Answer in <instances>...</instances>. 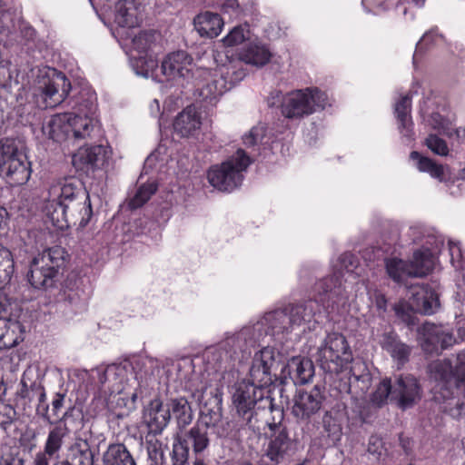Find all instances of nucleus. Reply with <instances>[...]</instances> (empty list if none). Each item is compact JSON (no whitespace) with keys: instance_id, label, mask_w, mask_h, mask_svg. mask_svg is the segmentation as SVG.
Here are the masks:
<instances>
[{"instance_id":"1","label":"nucleus","mask_w":465,"mask_h":465,"mask_svg":"<svg viewBox=\"0 0 465 465\" xmlns=\"http://www.w3.org/2000/svg\"><path fill=\"white\" fill-rule=\"evenodd\" d=\"M339 262L341 271L338 273L316 283L317 298L267 312L255 323L244 326L243 334H248V337L253 340L254 346H261L262 343L270 346L271 341H282L285 334L311 322L318 313H321L322 309L331 313L345 307L349 294L341 281L344 277L341 269L351 275L356 267L355 259L351 253H343Z\"/></svg>"},{"instance_id":"2","label":"nucleus","mask_w":465,"mask_h":465,"mask_svg":"<svg viewBox=\"0 0 465 465\" xmlns=\"http://www.w3.org/2000/svg\"><path fill=\"white\" fill-rule=\"evenodd\" d=\"M45 212L53 225L61 230L71 223L84 227L93 215L89 194L75 178L64 179L50 186Z\"/></svg>"},{"instance_id":"3","label":"nucleus","mask_w":465,"mask_h":465,"mask_svg":"<svg viewBox=\"0 0 465 465\" xmlns=\"http://www.w3.org/2000/svg\"><path fill=\"white\" fill-rule=\"evenodd\" d=\"M252 347L253 340L248 334H243L242 328L239 331L226 334L222 341L206 353V358L215 371H232L247 359Z\"/></svg>"},{"instance_id":"4","label":"nucleus","mask_w":465,"mask_h":465,"mask_svg":"<svg viewBox=\"0 0 465 465\" xmlns=\"http://www.w3.org/2000/svg\"><path fill=\"white\" fill-rule=\"evenodd\" d=\"M352 352L346 338L337 332L329 333L319 347L316 361L321 368L329 373L347 371L350 375Z\"/></svg>"},{"instance_id":"5","label":"nucleus","mask_w":465,"mask_h":465,"mask_svg":"<svg viewBox=\"0 0 465 465\" xmlns=\"http://www.w3.org/2000/svg\"><path fill=\"white\" fill-rule=\"evenodd\" d=\"M250 163V157L242 149H238L229 159L208 170V182L219 191L232 192L242 184L243 172Z\"/></svg>"},{"instance_id":"6","label":"nucleus","mask_w":465,"mask_h":465,"mask_svg":"<svg viewBox=\"0 0 465 465\" xmlns=\"http://www.w3.org/2000/svg\"><path fill=\"white\" fill-rule=\"evenodd\" d=\"M64 254L63 248L54 246L34 257L27 274L31 285L35 289L54 286L59 269L64 264Z\"/></svg>"},{"instance_id":"7","label":"nucleus","mask_w":465,"mask_h":465,"mask_svg":"<svg viewBox=\"0 0 465 465\" xmlns=\"http://www.w3.org/2000/svg\"><path fill=\"white\" fill-rule=\"evenodd\" d=\"M35 84V95L45 108L62 104L71 91V83L65 74L49 66L38 70Z\"/></svg>"},{"instance_id":"8","label":"nucleus","mask_w":465,"mask_h":465,"mask_svg":"<svg viewBox=\"0 0 465 465\" xmlns=\"http://www.w3.org/2000/svg\"><path fill=\"white\" fill-rule=\"evenodd\" d=\"M26 156L11 140H0V173L11 186L25 184L31 177Z\"/></svg>"},{"instance_id":"9","label":"nucleus","mask_w":465,"mask_h":465,"mask_svg":"<svg viewBox=\"0 0 465 465\" xmlns=\"http://www.w3.org/2000/svg\"><path fill=\"white\" fill-rule=\"evenodd\" d=\"M328 97L318 88H306L286 94L282 104V114L290 119L301 118L323 110Z\"/></svg>"},{"instance_id":"10","label":"nucleus","mask_w":465,"mask_h":465,"mask_svg":"<svg viewBox=\"0 0 465 465\" xmlns=\"http://www.w3.org/2000/svg\"><path fill=\"white\" fill-rule=\"evenodd\" d=\"M267 391L254 384L241 381L234 384L232 391V401L238 415L247 425H251L256 404L263 403L262 408L272 406L271 399L266 395Z\"/></svg>"},{"instance_id":"11","label":"nucleus","mask_w":465,"mask_h":465,"mask_svg":"<svg viewBox=\"0 0 465 465\" xmlns=\"http://www.w3.org/2000/svg\"><path fill=\"white\" fill-rule=\"evenodd\" d=\"M228 68L225 66L214 69L197 67L193 77L196 85L195 94L209 104L215 103L231 88V82L225 77Z\"/></svg>"},{"instance_id":"12","label":"nucleus","mask_w":465,"mask_h":465,"mask_svg":"<svg viewBox=\"0 0 465 465\" xmlns=\"http://www.w3.org/2000/svg\"><path fill=\"white\" fill-rule=\"evenodd\" d=\"M431 368L436 371V390L443 399H449L454 394V390H458L460 383L465 381V352L458 354L454 371L449 362L441 361L433 363Z\"/></svg>"},{"instance_id":"13","label":"nucleus","mask_w":465,"mask_h":465,"mask_svg":"<svg viewBox=\"0 0 465 465\" xmlns=\"http://www.w3.org/2000/svg\"><path fill=\"white\" fill-rule=\"evenodd\" d=\"M187 390L203 412L215 413L221 410L223 392L216 384L211 383L204 374H194L187 385Z\"/></svg>"},{"instance_id":"14","label":"nucleus","mask_w":465,"mask_h":465,"mask_svg":"<svg viewBox=\"0 0 465 465\" xmlns=\"http://www.w3.org/2000/svg\"><path fill=\"white\" fill-rule=\"evenodd\" d=\"M131 363L125 361L120 364H111L106 367L96 368L101 393L108 398L124 392L127 385L128 368Z\"/></svg>"},{"instance_id":"15","label":"nucleus","mask_w":465,"mask_h":465,"mask_svg":"<svg viewBox=\"0 0 465 465\" xmlns=\"http://www.w3.org/2000/svg\"><path fill=\"white\" fill-rule=\"evenodd\" d=\"M160 72L165 80H190L196 74L193 57L185 51L168 54L162 61Z\"/></svg>"},{"instance_id":"16","label":"nucleus","mask_w":465,"mask_h":465,"mask_svg":"<svg viewBox=\"0 0 465 465\" xmlns=\"http://www.w3.org/2000/svg\"><path fill=\"white\" fill-rule=\"evenodd\" d=\"M67 434L66 426L58 425L52 428L48 431L44 450L35 454L33 465H70L64 459L58 460Z\"/></svg>"},{"instance_id":"17","label":"nucleus","mask_w":465,"mask_h":465,"mask_svg":"<svg viewBox=\"0 0 465 465\" xmlns=\"http://www.w3.org/2000/svg\"><path fill=\"white\" fill-rule=\"evenodd\" d=\"M275 362V350L272 346H263L257 351L250 368V383L263 388L272 383V368Z\"/></svg>"},{"instance_id":"18","label":"nucleus","mask_w":465,"mask_h":465,"mask_svg":"<svg viewBox=\"0 0 465 465\" xmlns=\"http://www.w3.org/2000/svg\"><path fill=\"white\" fill-rule=\"evenodd\" d=\"M272 431L266 456L274 462H280L295 450V442L289 437L287 428L281 421L269 423Z\"/></svg>"},{"instance_id":"19","label":"nucleus","mask_w":465,"mask_h":465,"mask_svg":"<svg viewBox=\"0 0 465 465\" xmlns=\"http://www.w3.org/2000/svg\"><path fill=\"white\" fill-rule=\"evenodd\" d=\"M324 395L319 386L310 391H299L293 397L292 415L301 421H308L322 408Z\"/></svg>"},{"instance_id":"20","label":"nucleus","mask_w":465,"mask_h":465,"mask_svg":"<svg viewBox=\"0 0 465 465\" xmlns=\"http://www.w3.org/2000/svg\"><path fill=\"white\" fill-rule=\"evenodd\" d=\"M419 333L421 347L426 352H436L455 342V338L450 331L434 323L425 322L420 328Z\"/></svg>"},{"instance_id":"21","label":"nucleus","mask_w":465,"mask_h":465,"mask_svg":"<svg viewBox=\"0 0 465 465\" xmlns=\"http://www.w3.org/2000/svg\"><path fill=\"white\" fill-rule=\"evenodd\" d=\"M392 386V401L403 410L412 407L421 398L420 383L411 374L398 376Z\"/></svg>"},{"instance_id":"22","label":"nucleus","mask_w":465,"mask_h":465,"mask_svg":"<svg viewBox=\"0 0 465 465\" xmlns=\"http://www.w3.org/2000/svg\"><path fill=\"white\" fill-rule=\"evenodd\" d=\"M142 13L143 6L135 0H119L113 11L114 23L121 29L134 28L142 21Z\"/></svg>"},{"instance_id":"23","label":"nucleus","mask_w":465,"mask_h":465,"mask_svg":"<svg viewBox=\"0 0 465 465\" xmlns=\"http://www.w3.org/2000/svg\"><path fill=\"white\" fill-rule=\"evenodd\" d=\"M410 307L413 312L433 314L440 307L438 293L429 285H416L411 289Z\"/></svg>"},{"instance_id":"24","label":"nucleus","mask_w":465,"mask_h":465,"mask_svg":"<svg viewBox=\"0 0 465 465\" xmlns=\"http://www.w3.org/2000/svg\"><path fill=\"white\" fill-rule=\"evenodd\" d=\"M107 160V150L102 145L81 147L72 157L73 165L80 171L88 172L104 166Z\"/></svg>"},{"instance_id":"25","label":"nucleus","mask_w":465,"mask_h":465,"mask_svg":"<svg viewBox=\"0 0 465 465\" xmlns=\"http://www.w3.org/2000/svg\"><path fill=\"white\" fill-rule=\"evenodd\" d=\"M202 120L201 112L194 105H189L176 115L173 130L181 137H196L201 132Z\"/></svg>"},{"instance_id":"26","label":"nucleus","mask_w":465,"mask_h":465,"mask_svg":"<svg viewBox=\"0 0 465 465\" xmlns=\"http://www.w3.org/2000/svg\"><path fill=\"white\" fill-rule=\"evenodd\" d=\"M272 55L270 47L258 38H252L238 53L240 61L258 68L269 64Z\"/></svg>"},{"instance_id":"27","label":"nucleus","mask_w":465,"mask_h":465,"mask_svg":"<svg viewBox=\"0 0 465 465\" xmlns=\"http://www.w3.org/2000/svg\"><path fill=\"white\" fill-rule=\"evenodd\" d=\"M143 420L150 433L160 434L170 421V410L155 398L144 407Z\"/></svg>"},{"instance_id":"28","label":"nucleus","mask_w":465,"mask_h":465,"mask_svg":"<svg viewBox=\"0 0 465 465\" xmlns=\"http://www.w3.org/2000/svg\"><path fill=\"white\" fill-rule=\"evenodd\" d=\"M73 113L57 114L46 120L42 126L43 134L57 143H62L72 137Z\"/></svg>"},{"instance_id":"29","label":"nucleus","mask_w":465,"mask_h":465,"mask_svg":"<svg viewBox=\"0 0 465 465\" xmlns=\"http://www.w3.org/2000/svg\"><path fill=\"white\" fill-rule=\"evenodd\" d=\"M79 114L73 113L72 137L76 139H84L90 137L92 134L98 130L97 121L92 117L95 113V105L91 103L86 106V112L79 109Z\"/></svg>"},{"instance_id":"30","label":"nucleus","mask_w":465,"mask_h":465,"mask_svg":"<svg viewBox=\"0 0 465 465\" xmlns=\"http://www.w3.org/2000/svg\"><path fill=\"white\" fill-rule=\"evenodd\" d=\"M380 344L391 355L399 369L409 361L411 348L402 342L394 331L384 332L381 337Z\"/></svg>"},{"instance_id":"31","label":"nucleus","mask_w":465,"mask_h":465,"mask_svg":"<svg viewBox=\"0 0 465 465\" xmlns=\"http://www.w3.org/2000/svg\"><path fill=\"white\" fill-rule=\"evenodd\" d=\"M161 35L154 30L142 31L131 40V54L136 55L154 54L160 49Z\"/></svg>"},{"instance_id":"32","label":"nucleus","mask_w":465,"mask_h":465,"mask_svg":"<svg viewBox=\"0 0 465 465\" xmlns=\"http://www.w3.org/2000/svg\"><path fill=\"white\" fill-rule=\"evenodd\" d=\"M94 453L87 440L76 438L66 450L65 460L70 465H94Z\"/></svg>"},{"instance_id":"33","label":"nucleus","mask_w":465,"mask_h":465,"mask_svg":"<svg viewBox=\"0 0 465 465\" xmlns=\"http://www.w3.org/2000/svg\"><path fill=\"white\" fill-rule=\"evenodd\" d=\"M194 27L202 36L216 37L224 25L223 18L216 13L203 12L193 20Z\"/></svg>"},{"instance_id":"34","label":"nucleus","mask_w":465,"mask_h":465,"mask_svg":"<svg viewBox=\"0 0 465 465\" xmlns=\"http://www.w3.org/2000/svg\"><path fill=\"white\" fill-rule=\"evenodd\" d=\"M131 64L135 74L145 78H152L157 82H163L158 71V63L153 54L136 55L130 54Z\"/></svg>"},{"instance_id":"35","label":"nucleus","mask_w":465,"mask_h":465,"mask_svg":"<svg viewBox=\"0 0 465 465\" xmlns=\"http://www.w3.org/2000/svg\"><path fill=\"white\" fill-rule=\"evenodd\" d=\"M411 96L407 94L401 97L395 104L394 113L398 121V128L401 134L406 137H411L412 134L413 123L411 116Z\"/></svg>"},{"instance_id":"36","label":"nucleus","mask_w":465,"mask_h":465,"mask_svg":"<svg viewBox=\"0 0 465 465\" xmlns=\"http://www.w3.org/2000/svg\"><path fill=\"white\" fill-rule=\"evenodd\" d=\"M103 465H136V462L123 443L110 444L102 457Z\"/></svg>"},{"instance_id":"37","label":"nucleus","mask_w":465,"mask_h":465,"mask_svg":"<svg viewBox=\"0 0 465 465\" xmlns=\"http://www.w3.org/2000/svg\"><path fill=\"white\" fill-rule=\"evenodd\" d=\"M436 249H438V246L435 249L424 247L413 253L411 264L414 277L425 276L433 269Z\"/></svg>"},{"instance_id":"38","label":"nucleus","mask_w":465,"mask_h":465,"mask_svg":"<svg viewBox=\"0 0 465 465\" xmlns=\"http://www.w3.org/2000/svg\"><path fill=\"white\" fill-rule=\"evenodd\" d=\"M289 371L295 383L305 384L314 374L312 362L306 358L294 357L289 361Z\"/></svg>"},{"instance_id":"39","label":"nucleus","mask_w":465,"mask_h":465,"mask_svg":"<svg viewBox=\"0 0 465 465\" xmlns=\"http://www.w3.org/2000/svg\"><path fill=\"white\" fill-rule=\"evenodd\" d=\"M167 409L170 410V414H173L180 429L185 428L192 422L193 411L186 398L171 399Z\"/></svg>"},{"instance_id":"40","label":"nucleus","mask_w":465,"mask_h":465,"mask_svg":"<svg viewBox=\"0 0 465 465\" xmlns=\"http://www.w3.org/2000/svg\"><path fill=\"white\" fill-rule=\"evenodd\" d=\"M411 160L415 162V166L420 172L429 173L432 178L443 182L445 179L446 168L438 164L431 159L421 156L418 152L413 151L410 154Z\"/></svg>"},{"instance_id":"41","label":"nucleus","mask_w":465,"mask_h":465,"mask_svg":"<svg viewBox=\"0 0 465 465\" xmlns=\"http://www.w3.org/2000/svg\"><path fill=\"white\" fill-rule=\"evenodd\" d=\"M385 264L389 276L397 282H401L408 277H414L411 262L398 258H390L386 259Z\"/></svg>"},{"instance_id":"42","label":"nucleus","mask_w":465,"mask_h":465,"mask_svg":"<svg viewBox=\"0 0 465 465\" xmlns=\"http://www.w3.org/2000/svg\"><path fill=\"white\" fill-rule=\"evenodd\" d=\"M252 39V34L248 24L238 25L232 27L222 39L225 47H235L246 45Z\"/></svg>"},{"instance_id":"43","label":"nucleus","mask_w":465,"mask_h":465,"mask_svg":"<svg viewBox=\"0 0 465 465\" xmlns=\"http://www.w3.org/2000/svg\"><path fill=\"white\" fill-rule=\"evenodd\" d=\"M183 440H187V446L191 444L195 454L203 452L209 445L206 430L198 426H193Z\"/></svg>"},{"instance_id":"44","label":"nucleus","mask_w":465,"mask_h":465,"mask_svg":"<svg viewBox=\"0 0 465 465\" xmlns=\"http://www.w3.org/2000/svg\"><path fill=\"white\" fill-rule=\"evenodd\" d=\"M15 271V262L12 252L0 245V289L11 280Z\"/></svg>"},{"instance_id":"45","label":"nucleus","mask_w":465,"mask_h":465,"mask_svg":"<svg viewBox=\"0 0 465 465\" xmlns=\"http://www.w3.org/2000/svg\"><path fill=\"white\" fill-rule=\"evenodd\" d=\"M172 465H186L189 460V446L187 440L176 434L173 439V449L171 451Z\"/></svg>"},{"instance_id":"46","label":"nucleus","mask_w":465,"mask_h":465,"mask_svg":"<svg viewBox=\"0 0 465 465\" xmlns=\"http://www.w3.org/2000/svg\"><path fill=\"white\" fill-rule=\"evenodd\" d=\"M157 190V184L154 182H148L142 184L136 191L134 196L130 200L131 209L142 207Z\"/></svg>"},{"instance_id":"47","label":"nucleus","mask_w":465,"mask_h":465,"mask_svg":"<svg viewBox=\"0 0 465 465\" xmlns=\"http://www.w3.org/2000/svg\"><path fill=\"white\" fill-rule=\"evenodd\" d=\"M137 368L140 369L135 372V378L137 380H146L148 377L154 375L155 371H159V363L153 358H145L135 362L134 369L136 370Z\"/></svg>"},{"instance_id":"48","label":"nucleus","mask_w":465,"mask_h":465,"mask_svg":"<svg viewBox=\"0 0 465 465\" xmlns=\"http://www.w3.org/2000/svg\"><path fill=\"white\" fill-rule=\"evenodd\" d=\"M392 390L393 386L391 380H382L372 393L371 401L374 404L381 406L387 401L389 397H391V400L392 401Z\"/></svg>"},{"instance_id":"49","label":"nucleus","mask_w":465,"mask_h":465,"mask_svg":"<svg viewBox=\"0 0 465 465\" xmlns=\"http://www.w3.org/2000/svg\"><path fill=\"white\" fill-rule=\"evenodd\" d=\"M324 430L333 440H340L341 436V427L335 418L329 412H326L322 418Z\"/></svg>"},{"instance_id":"50","label":"nucleus","mask_w":465,"mask_h":465,"mask_svg":"<svg viewBox=\"0 0 465 465\" xmlns=\"http://www.w3.org/2000/svg\"><path fill=\"white\" fill-rule=\"evenodd\" d=\"M264 135L265 128L262 125H257L253 126L247 134L243 135L242 141L245 146L248 148L255 147L262 142Z\"/></svg>"},{"instance_id":"51","label":"nucleus","mask_w":465,"mask_h":465,"mask_svg":"<svg viewBox=\"0 0 465 465\" xmlns=\"http://www.w3.org/2000/svg\"><path fill=\"white\" fill-rule=\"evenodd\" d=\"M425 143L435 154L446 156L449 153V147L445 140L435 134L429 135L426 138Z\"/></svg>"},{"instance_id":"52","label":"nucleus","mask_w":465,"mask_h":465,"mask_svg":"<svg viewBox=\"0 0 465 465\" xmlns=\"http://www.w3.org/2000/svg\"><path fill=\"white\" fill-rule=\"evenodd\" d=\"M368 452L375 457L377 460H383L386 456V449L382 440L375 435H372L369 439L368 442Z\"/></svg>"},{"instance_id":"53","label":"nucleus","mask_w":465,"mask_h":465,"mask_svg":"<svg viewBox=\"0 0 465 465\" xmlns=\"http://www.w3.org/2000/svg\"><path fill=\"white\" fill-rule=\"evenodd\" d=\"M443 42V36L436 29L426 32L416 45V52L422 50L423 45H438Z\"/></svg>"},{"instance_id":"54","label":"nucleus","mask_w":465,"mask_h":465,"mask_svg":"<svg viewBox=\"0 0 465 465\" xmlns=\"http://www.w3.org/2000/svg\"><path fill=\"white\" fill-rule=\"evenodd\" d=\"M449 252L450 255V262L452 266L456 269H461L463 266L462 263V251L460 245L456 243L450 242L449 244Z\"/></svg>"},{"instance_id":"55","label":"nucleus","mask_w":465,"mask_h":465,"mask_svg":"<svg viewBox=\"0 0 465 465\" xmlns=\"http://www.w3.org/2000/svg\"><path fill=\"white\" fill-rule=\"evenodd\" d=\"M12 82V74L9 68L5 64H0V85L8 86Z\"/></svg>"},{"instance_id":"56","label":"nucleus","mask_w":465,"mask_h":465,"mask_svg":"<svg viewBox=\"0 0 465 465\" xmlns=\"http://www.w3.org/2000/svg\"><path fill=\"white\" fill-rule=\"evenodd\" d=\"M285 94H283L281 91H273L270 94L267 99L268 105L277 106L279 104H282L283 98Z\"/></svg>"},{"instance_id":"57","label":"nucleus","mask_w":465,"mask_h":465,"mask_svg":"<svg viewBox=\"0 0 465 465\" xmlns=\"http://www.w3.org/2000/svg\"><path fill=\"white\" fill-rule=\"evenodd\" d=\"M148 454L151 459H157L158 454L163 458V453L161 450V444L158 441L150 443V446L148 447Z\"/></svg>"},{"instance_id":"58","label":"nucleus","mask_w":465,"mask_h":465,"mask_svg":"<svg viewBox=\"0 0 465 465\" xmlns=\"http://www.w3.org/2000/svg\"><path fill=\"white\" fill-rule=\"evenodd\" d=\"M453 418H460L462 413H465V402H456L455 408H450L447 410Z\"/></svg>"},{"instance_id":"59","label":"nucleus","mask_w":465,"mask_h":465,"mask_svg":"<svg viewBox=\"0 0 465 465\" xmlns=\"http://www.w3.org/2000/svg\"><path fill=\"white\" fill-rule=\"evenodd\" d=\"M223 8L225 12L232 10L233 13L238 14L240 5L237 0H225Z\"/></svg>"},{"instance_id":"60","label":"nucleus","mask_w":465,"mask_h":465,"mask_svg":"<svg viewBox=\"0 0 465 465\" xmlns=\"http://www.w3.org/2000/svg\"><path fill=\"white\" fill-rule=\"evenodd\" d=\"M64 395L61 393H56L54 399L52 401V408L54 413L56 415L58 411L62 408L64 403Z\"/></svg>"},{"instance_id":"61","label":"nucleus","mask_w":465,"mask_h":465,"mask_svg":"<svg viewBox=\"0 0 465 465\" xmlns=\"http://www.w3.org/2000/svg\"><path fill=\"white\" fill-rule=\"evenodd\" d=\"M423 230L420 226H411L410 228V236L412 237L413 242H420L422 240Z\"/></svg>"},{"instance_id":"62","label":"nucleus","mask_w":465,"mask_h":465,"mask_svg":"<svg viewBox=\"0 0 465 465\" xmlns=\"http://www.w3.org/2000/svg\"><path fill=\"white\" fill-rule=\"evenodd\" d=\"M48 410L49 406L46 403L39 404L36 408V412L37 414L41 415L42 417L49 420Z\"/></svg>"},{"instance_id":"63","label":"nucleus","mask_w":465,"mask_h":465,"mask_svg":"<svg viewBox=\"0 0 465 465\" xmlns=\"http://www.w3.org/2000/svg\"><path fill=\"white\" fill-rule=\"evenodd\" d=\"M38 389L40 391L39 398H38L39 404H44L46 401V393H45L44 388L38 387Z\"/></svg>"},{"instance_id":"64","label":"nucleus","mask_w":465,"mask_h":465,"mask_svg":"<svg viewBox=\"0 0 465 465\" xmlns=\"http://www.w3.org/2000/svg\"><path fill=\"white\" fill-rule=\"evenodd\" d=\"M6 215H7L6 210L4 207L0 206V228L5 223Z\"/></svg>"}]
</instances>
